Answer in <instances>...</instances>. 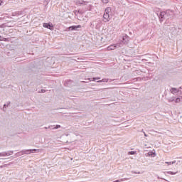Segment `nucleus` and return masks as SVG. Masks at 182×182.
<instances>
[{
	"label": "nucleus",
	"instance_id": "nucleus-16",
	"mask_svg": "<svg viewBox=\"0 0 182 182\" xmlns=\"http://www.w3.org/2000/svg\"><path fill=\"white\" fill-rule=\"evenodd\" d=\"M6 157H7L8 156H12L14 154V151H6Z\"/></svg>",
	"mask_w": 182,
	"mask_h": 182
},
{
	"label": "nucleus",
	"instance_id": "nucleus-1",
	"mask_svg": "<svg viewBox=\"0 0 182 182\" xmlns=\"http://www.w3.org/2000/svg\"><path fill=\"white\" fill-rule=\"evenodd\" d=\"M129 41H130V37L126 33H122L119 36L118 44L122 48L123 45H127Z\"/></svg>",
	"mask_w": 182,
	"mask_h": 182
},
{
	"label": "nucleus",
	"instance_id": "nucleus-31",
	"mask_svg": "<svg viewBox=\"0 0 182 182\" xmlns=\"http://www.w3.org/2000/svg\"><path fill=\"white\" fill-rule=\"evenodd\" d=\"M3 2H2V0H0V6L1 5H2Z\"/></svg>",
	"mask_w": 182,
	"mask_h": 182
},
{
	"label": "nucleus",
	"instance_id": "nucleus-26",
	"mask_svg": "<svg viewBox=\"0 0 182 182\" xmlns=\"http://www.w3.org/2000/svg\"><path fill=\"white\" fill-rule=\"evenodd\" d=\"M46 90L41 89L40 91V93H46Z\"/></svg>",
	"mask_w": 182,
	"mask_h": 182
},
{
	"label": "nucleus",
	"instance_id": "nucleus-10",
	"mask_svg": "<svg viewBox=\"0 0 182 182\" xmlns=\"http://www.w3.org/2000/svg\"><path fill=\"white\" fill-rule=\"evenodd\" d=\"M29 69L31 70H32V72H35V70L33 69H36V66H35V62H33L30 64L29 65Z\"/></svg>",
	"mask_w": 182,
	"mask_h": 182
},
{
	"label": "nucleus",
	"instance_id": "nucleus-21",
	"mask_svg": "<svg viewBox=\"0 0 182 182\" xmlns=\"http://www.w3.org/2000/svg\"><path fill=\"white\" fill-rule=\"evenodd\" d=\"M176 100V97H172L169 98L168 102H175Z\"/></svg>",
	"mask_w": 182,
	"mask_h": 182
},
{
	"label": "nucleus",
	"instance_id": "nucleus-30",
	"mask_svg": "<svg viewBox=\"0 0 182 182\" xmlns=\"http://www.w3.org/2000/svg\"><path fill=\"white\" fill-rule=\"evenodd\" d=\"M176 164L178 166V165H180V161H178L177 162H176Z\"/></svg>",
	"mask_w": 182,
	"mask_h": 182
},
{
	"label": "nucleus",
	"instance_id": "nucleus-28",
	"mask_svg": "<svg viewBox=\"0 0 182 182\" xmlns=\"http://www.w3.org/2000/svg\"><path fill=\"white\" fill-rule=\"evenodd\" d=\"M172 164H176V161H171Z\"/></svg>",
	"mask_w": 182,
	"mask_h": 182
},
{
	"label": "nucleus",
	"instance_id": "nucleus-27",
	"mask_svg": "<svg viewBox=\"0 0 182 182\" xmlns=\"http://www.w3.org/2000/svg\"><path fill=\"white\" fill-rule=\"evenodd\" d=\"M132 174H140V172L132 171Z\"/></svg>",
	"mask_w": 182,
	"mask_h": 182
},
{
	"label": "nucleus",
	"instance_id": "nucleus-35",
	"mask_svg": "<svg viewBox=\"0 0 182 182\" xmlns=\"http://www.w3.org/2000/svg\"><path fill=\"white\" fill-rule=\"evenodd\" d=\"M45 129H49V127H46Z\"/></svg>",
	"mask_w": 182,
	"mask_h": 182
},
{
	"label": "nucleus",
	"instance_id": "nucleus-13",
	"mask_svg": "<svg viewBox=\"0 0 182 182\" xmlns=\"http://www.w3.org/2000/svg\"><path fill=\"white\" fill-rule=\"evenodd\" d=\"M128 156H134L136 154H137V151H129L127 153Z\"/></svg>",
	"mask_w": 182,
	"mask_h": 182
},
{
	"label": "nucleus",
	"instance_id": "nucleus-5",
	"mask_svg": "<svg viewBox=\"0 0 182 182\" xmlns=\"http://www.w3.org/2000/svg\"><path fill=\"white\" fill-rule=\"evenodd\" d=\"M119 48H121V47H120V45L119 44V43H117L112 44V45L109 46L107 47V50H114V49H117Z\"/></svg>",
	"mask_w": 182,
	"mask_h": 182
},
{
	"label": "nucleus",
	"instance_id": "nucleus-24",
	"mask_svg": "<svg viewBox=\"0 0 182 182\" xmlns=\"http://www.w3.org/2000/svg\"><path fill=\"white\" fill-rule=\"evenodd\" d=\"M5 26H6L5 25V23L0 24V29H4V28H5Z\"/></svg>",
	"mask_w": 182,
	"mask_h": 182
},
{
	"label": "nucleus",
	"instance_id": "nucleus-14",
	"mask_svg": "<svg viewBox=\"0 0 182 182\" xmlns=\"http://www.w3.org/2000/svg\"><path fill=\"white\" fill-rule=\"evenodd\" d=\"M9 105H11V101H8L6 104H4L3 105V110L5 111V109H6Z\"/></svg>",
	"mask_w": 182,
	"mask_h": 182
},
{
	"label": "nucleus",
	"instance_id": "nucleus-32",
	"mask_svg": "<svg viewBox=\"0 0 182 182\" xmlns=\"http://www.w3.org/2000/svg\"><path fill=\"white\" fill-rule=\"evenodd\" d=\"M2 41V36L0 35V41Z\"/></svg>",
	"mask_w": 182,
	"mask_h": 182
},
{
	"label": "nucleus",
	"instance_id": "nucleus-6",
	"mask_svg": "<svg viewBox=\"0 0 182 182\" xmlns=\"http://www.w3.org/2000/svg\"><path fill=\"white\" fill-rule=\"evenodd\" d=\"M73 80H65L64 81V86H65V87H72L73 86Z\"/></svg>",
	"mask_w": 182,
	"mask_h": 182
},
{
	"label": "nucleus",
	"instance_id": "nucleus-4",
	"mask_svg": "<svg viewBox=\"0 0 182 182\" xmlns=\"http://www.w3.org/2000/svg\"><path fill=\"white\" fill-rule=\"evenodd\" d=\"M23 155V154H32V153H38V151H39V149H23L21 150Z\"/></svg>",
	"mask_w": 182,
	"mask_h": 182
},
{
	"label": "nucleus",
	"instance_id": "nucleus-3",
	"mask_svg": "<svg viewBox=\"0 0 182 182\" xmlns=\"http://www.w3.org/2000/svg\"><path fill=\"white\" fill-rule=\"evenodd\" d=\"M80 28H82V26L77 25V26H71L65 28L66 32H70L73 31H80Z\"/></svg>",
	"mask_w": 182,
	"mask_h": 182
},
{
	"label": "nucleus",
	"instance_id": "nucleus-29",
	"mask_svg": "<svg viewBox=\"0 0 182 182\" xmlns=\"http://www.w3.org/2000/svg\"><path fill=\"white\" fill-rule=\"evenodd\" d=\"M181 89H182V86H181V87H179L178 89V90H179V92H180V90H181Z\"/></svg>",
	"mask_w": 182,
	"mask_h": 182
},
{
	"label": "nucleus",
	"instance_id": "nucleus-19",
	"mask_svg": "<svg viewBox=\"0 0 182 182\" xmlns=\"http://www.w3.org/2000/svg\"><path fill=\"white\" fill-rule=\"evenodd\" d=\"M166 174H170L171 176H175V174H177V172L167 171Z\"/></svg>",
	"mask_w": 182,
	"mask_h": 182
},
{
	"label": "nucleus",
	"instance_id": "nucleus-20",
	"mask_svg": "<svg viewBox=\"0 0 182 182\" xmlns=\"http://www.w3.org/2000/svg\"><path fill=\"white\" fill-rule=\"evenodd\" d=\"M181 100L180 97H175V103H180Z\"/></svg>",
	"mask_w": 182,
	"mask_h": 182
},
{
	"label": "nucleus",
	"instance_id": "nucleus-33",
	"mask_svg": "<svg viewBox=\"0 0 182 182\" xmlns=\"http://www.w3.org/2000/svg\"><path fill=\"white\" fill-rule=\"evenodd\" d=\"M144 136H145V137H147V134H146V133H144Z\"/></svg>",
	"mask_w": 182,
	"mask_h": 182
},
{
	"label": "nucleus",
	"instance_id": "nucleus-2",
	"mask_svg": "<svg viewBox=\"0 0 182 182\" xmlns=\"http://www.w3.org/2000/svg\"><path fill=\"white\" fill-rule=\"evenodd\" d=\"M113 16V10L112 8L107 7L105 9V14L103 15V18L105 22H109L110 18Z\"/></svg>",
	"mask_w": 182,
	"mask_h": 182
},
{
	"label": "nucleus",
	"instance_id": "nucleus-17",
	"mask_svg": "<svg viewBox=\"0 0 182 182\" xmlns=\"http://www.w3.org/2000/svg\"><path fill=\"white\" fill-rule=\"evenodd\" d=\"M167 15V13L164 12V11H161L160 14V16L161 18H164L166 19V16Z\"/></svg>",
	"mask_w": 182,
	"mask_h": 182
},
{
	"label": "nucleus",
	"instance_id": "nucleus-9",
	"mask_svg": "<svg viewBox=\"0 0 182 182\" xmlns=\"http://www.w3.org/2000/svg\"><path fill=\"white\" fill-rule=\"evenodd\" d=\"M48 129H50V130H56L58 129H60V125L56 124V125L48 126Z\"/></svg>",
	"mask_w": 182,
	"mask_h": 182
},
{
	"label": "nucleus",
	"instance_id": "nucleus-25",
	"mask_svg": "<svg viewBox=\"0 0 182 182\" xmlns=\"http://www.w3.org/2000/svg\"><path fill=\"white\" fill-rule=\"evenodd\" d=\"M165 164H167L168 166H171V165H173L172 164V163H171V161H166V162H165Z\"/></svg>",
	"mask_w": 182,
	"mask_h": 182
},
{
	"label": "nucleus",
	"instance_id": "nucleus-12",
	"mask_svg": "<svg viewBox=\"0 0 182 182\" xmlns=\"http://www.w3.org/2000/svg\"><path fill=\"white\" fill-rule=\"evenodd\" d=\"M178 92H179L178 89L176 87L171 88V93H172L173 95H176V93H178Z\"/></svg>",
	"mask_w": 182,
	"mask_h": 182
},
{
	"label": "nucleus",
	"instance_id": "nucleus-34",
	"mask_svg": "<svg viewBox=\"0 0 182 182\" xmlns=\"http://www.w3.org/2000/svg\"><path fill=\"white\" fill-rule=\"evenodd\" d=\"M7 26H14L13 25H8Z\"/></svg>",
	"mask_w": 182,
	"mask_h": 182
},
{
	"label": "nucleus",
	"instance_id": "nucleus-8",
	"mask_svg": "<svg viewBox=\"0 0 182 182\" xmlns=\"http://www.w3.org/2000/svg\"><path fill=\"white\" fill-rule=\"evenodd\" d=\"M146 157H156L157 154H156L155 151H150L146 154Z\"/></svg>",
	"mask_w": 182,
	"mask_h": 182
},
{
	"label": "nucleus",
	"instance_id": "nucleus-18",
	"mask_svg": "<svg viewBox=\"0 0 182 182\" xmlns=\"http://www.w3.org/2000/svg\"><path fill=\"white\" fill-rule=\"evenodd\" d=\"M0 157H6V151L0 152Z\"/></svg>",
	"mask_w": 182,
	"mask_h": 182
},
{
	"label": "nucleus",
	"instance_id": "nucleus-7",
	"mask_svg": "<svg viewBox=\"0 0 182 182\" xmlns=\"http://www.w3.org/2000/svg\"><path fill=\"white\" fill-rule=\"evenodd\" d=\"M43 28L50 29V31H53V29H55V24L53 23H43Z\"/></svg>",
	"mask_w": 182,
	"mask_h": 182
},
{
	"label": "nucleus",
	"instance_id": "nucleus-23",
	"mask_svg": "<svg viewBox=\"0 0 182 182\" xmlns=\"http://www.w3.org/2000/svg\"><path fill=\"white\" fill-rule=\"evenodd\" d=\"M103 4H109L110 0H101Z\"/></svg>",
	"mask_w": 182,
	"mask_h": 182
},
{
	"label": "nucleus",
	"instance_id": "nucleus-11",
	"mask_svg": "<svg viewBox=\"0 0 182 182\" xmlns=\"http://www.w3.org/2000/svg\"><path fill=\"white\" fill-rule=\"evenodd\" d=\"M109 78H103L102 80H100L96 82H97V83H103V82L107 83V82H109Z\"/></svg>",
	"mask_w": 182,
	"mask_h": 182
},
{
	"label": "nucleus",
	"instance_id": "nucleus-22",
	"mask_svg": "<svg viewBox=\"0 0 182 182\" xmlns=\"http://www.w3.org/2000/svg\"><path fill=\"white\" fill-rule=\"evenodd\" d=\"M16 155L17 156H23V153L22 152V150L20 151L19 152H17Z\"/></svg>",
	"mask_w": 182,
	"mask_h": 182
},
{
	"label": "nucleus",
	"instance_id": "nucleus-15",
	"mask_svg": "<svg viewBox=\"0 0 182 182\" xmlns=\"http://www.w3.org/2000/svg\"><path fill=\"white\" fill-rule=\"evenodd\" d=\"M90 80H92V82H96V80H100V77H94L92 78H89Z\"/></svg>",
	"mask_w": 182,
	"mask_h": 182
},
{
	"label": "nucleus",
	"instance_id": "nucleus-36",
	"mask_svg": "<svg viewBox=\"0 0 182 182\" xmlns=\"http://www.w3.org/2000/svg\"><path fill=\"white\" fill-rule=\"evenodd\" d=\"M109 82H112V80H110V81Z\"/></svg>",
	"mask_w": 182,
	"mask_h": 182
}]
</instances>
